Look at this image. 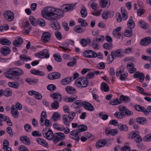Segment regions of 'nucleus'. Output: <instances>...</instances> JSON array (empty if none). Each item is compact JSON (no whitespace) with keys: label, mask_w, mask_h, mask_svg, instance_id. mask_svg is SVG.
<instances>
[{"label":"nucleus","mask_w":151,"mask_h":151,"mask_svg":"<svg viewBox=\"0 0 151 151\" xmlns=\"http://www.w3.org/2000/svg\"><path fill=\"white\" fill-rule=\"evenodd\" d=\"M133 77L134 78H138L140 82H143L145 78L144 74L142 73H140L138 71L134 73L133 75Z\"/></svg>","instance_id":"19"},{"label":"nucleus","mask_w":151,"mask_h":151,"mask_svg":"<svg viewBox=\"0 0 151 151\" xmlns=\"http://www.w3.org/2000/svg\"><path fill=\"white\" fill-rule=\"evenodd\" d=\"M70 134L72 136L71 137L72 139L76 140L77 142L79 141L81 134L78 130H73L71 131L70 133Z\"/></svg>","instance_id":"8"},{"label":"nucleus","mask_w":151,"mask_h":151,"mask_svg":"<svg viewBox=\"0 0 151 151\" xmlns=\"http://www.w3.org/2000/svg\"><path fill=\"white\" fill-rule=\"evenodd\" d=\"M101 88L105 92L109 91V87L105 82H103L101 85Z\"/></svg>","instance_id":"36"},{"label":"nucleus","mask_w":151,"mask_h":151,"mask_svg":"<svg viewBox=\"0 0 151 151\" xmlns=\"http://www.w3.org/2000/svg\"><path fill=\"white\" fill-rule=\"evenodd\" d=\"M0 43L3 45H9L11 44V42L9 40L5 39H0Z\"/></svg>","instance_id":"41"},{"label":"nucleus","mask_w":151,"mask_h":151,"mask_svg":"<svg viewBox=\"0 0 151 151\" xmlns=\"http://www.w3.org/2000/svg\"><path fill=\"white\" fill-rule=\"evenodd\" d=\"M23 43V40L22 38L19 36H18L16 38L15 40L13 42V45L16 47L20 46V45Z\"/></svg>","instance_id":"22"},{"label":"nucleus","mask_w":151,"mask_h":151,"mask_svg":"<svg viewBox=\"0 0 151 151\" xmlns=\"http://www.w3.org/2000/svg\"><path fill=\"white\" fill-rule=\"evenodd\" d=\"M134 108L136 110L138 111H141L147 115L149 114V112L145 108L142 106L138 105H136L134 106Z\"/></svg>","instance_id":"18"},{"label":"nucleus","mask_w":151,"mask_h":151,"mask_svg":"<svg viewBox=\"0 0 151 151\" xmlns=\"http://www.w3.org/2000/svg\"><path fill=\"white\" fill-rule=\"evenodd\" d=\"M3 49L1 50V53L4 55H8L10 52L11 50L9 48H2Z\"/></svg>","instance_id":"45"},{"label":"nucleus","mask_w":151,"mask_h":151,"mask_svg":"<svg viewBox=\"0 0 151 151\" xmlns=\"http://www.w3.org/2000/svg\"><path fill=\"white\" fill-rule=\"evenodd\" d=\"M68 117L67 115H63V120L64 124L66 126L68 127L70 125V123L71 120H70L69 119L68 120Z\"/></svg>","instance_id":"29"},{"label":"nucleus","mask_w":151,"mask_h":151,"mask_svg":"<svg viewBox=\"0 0 151 151\" xmlns=\"http://www.w3.org/2000/svg\"><path fill=\"white\" fill-rule=\"evenodd\" d=\"M127 26L129 29H132L135 26V23L132 20V17L130 16L129 17V19L127 23Z\"/></svg>","instance_id":"30"},{"label":"nucleus","mask_w":151,"mask_h":151,"mask_svg":"<svg viewBox=\"0 0 151 151\" xmlns=\"http://www.w3.org/2000/svg\"><path fill=\"white\" fill-rule=\"evenodd\" d=\"M84 56L88 58H95L97 56V54L91 50H87L83 54Z\"/></svg>","instance_id":"12"},{"label":"nucleus","mask_w":151,"mask_h":151,"mask_svg":"<svg viewBox=\"0 0 151 151\" xmlns=\"http://www.w3.org/2000/svg\"><path fill=\"white\" fill-rule=\"evenodd\" d=\"M78 22L81 24V25L83 27H86L88 25V24L86 20L82 18H79L78 19Z\"/></svg>","instance_id":"51"},{"label":"nucleus","mask_w":151,"mask_h":151,"mask_svg":"<svg viewBox=\"0 0 151 151\" xmlns=\"http://www.w3.org/2000/svg\"><path fill=\"white\" fill-rule=\"evenodd\" d=\"M132 29H127L125 30L124 35L125 36L127 37H130L132 34Z\"/></svg>","instance_id":"56"},{"label":"nucleus","mask_w":151,"mask_h":151,"mask_svg":"<svg viewBox=\"0 0 151 151\" xmlns=\"http://www.w3.org/2000/svg\"><path fill=\"white\" fill-rule=\"evenodd\" d=\"M74 30L75 32L78 33H81L84 32L86 30L85 28H83L80 26H77L74 28Z\"/></svg>","instance_id":"44"},{"label":"nucleus","mask_w":151,"mask_h":151,"mask_svg":"<svg viewBox=\"0 0 151 151\" xmlns=\"http://www.w3.org/2000/svg\"><path fill=\"white\" fill-rule=\"evenodd\" d=\"M4 121L6 122L8 125L9 126H11L13 125L12 123L8 116L0 114V125L1 126H2L3 125L2 122Z\"/></svg>","instance_id":"5"},{"label":"nucleus","mask_w":151,"mask_h":151,"mask_svg":"<svg viewBox=\"0 0 151 151\" xmlns=\"http://www.w3.org/2000/svg\"><path fill=\"white\" fill-rule=\"evenodd\" d=\"M11 113L14 118H17L19 116V113L14 105H12L11 107Z\"/></svg>","instance_id":"16"},{"label":"nucleus","mask_w":151,"mask_h":151,"mask_svg":"<svg viewBox=\"0 0 151 151\" xmlns=\"http://www.w3.org/2000/svg\"><path fill=\"white\" fill-rule=\"evenodd\" d=\"M105 132V134L107 136H108L109 134L112 136H114L118 133V130L116 129H111L110 127H106Z\"/></svg>","instance_id":"11"},{"label":"nucleus","mask_w":151,"mask_h":151,"mask_svg":"<svg viewBox=\"0 0 151 151\" xmlns=\"http://www.w3.org/2000/svg\"><path fill=\"white\" fill-rule=\"evenodd\" d=\"M106 142V141L105 139L100 140L96 143V147L98 149L104 146Z\"/></svg>","instance_id":"28"},{"label":"nucleus","mask_w":151,"mask_h":151,"mask_svg":"<svg viewBox=\"0 0 151 151\" xmlns=\"http://www.w3.org/2000/svg\"><path fill=\"white\" fill-rule=\"evenodd\" d=\"M116 75L117 77H120L119 79L121 81H125L128 76V73L125 72L123 69H119L116 72Z\"/></svg>","instance_id":"4"},{"label":"nucleus","mask_w":151,"mask_h":151,"mask_svg":"<svg viewBox=\"0 0 151 151\" xmlns=\"http://www.w3.org/2000/svg\"><path fill=\"white\" fill-rule=\"evenodd\" d=\"M78 127V130L80 132L86 131L88 128L87 126L84 124L80 125Z\"/></svg>","instance_id":"49"},{"label":"nucleus","mask_w":151,"mask_h":151,"mask_svg":"<svg viewBox=\"0 0 151 151\" xmlns=\"http://www.w3.org/2000/svg\"><path fill=\"white\" fill-rule=\"evenodd\" d=\"M151 42V38L149 37H146L141 39L140 44L142 46H145L149 45Z\"/></svg>","instance_id":"14"},{"label":"nucleus","mask_w":151,"mask_h":151,"mask_svg":"<svg viewBox=\"0 0 151 151\" xmlns=\"http://www.w3.org/2000/svg\"><path fill=\"white\" fill-rule=\"evenodd\" d=\"M51 37V35L48 32H45L42 35L41 40L42 42L44 43H47L50 40Z\"/></svg>","instance_id":"13"},{"label":"nucleus","mask_w":151,"mask_h":151,"mask_svg":"<svg viewBox=\"0 0 151 151\" xmlns=\"http://www.w3.org/2000/svg\"><path fill=\"white\" fill-rule=\"evenodd\" d=\"M96 39L99 42H102L104 40V37L102 35L96 36Z\"/></svg>","instance_id":"60"},{"label":"nucleus","mask_w":151,"mask_h":151,"mask_svg":"<svg viewBox=\"0 0 151 151\" xmlns=\"http://www.w3.org/2000/svg\"><path fill=\"white\" fill-rule=\"evenodd\" d=\"M4 16L6 19L9 22L12 21L14 17L13 13L9 10L5 11L4 13Z\"/></svg>","instance_id":"7"},{"label":"nucleus","mask_w":151,"mask_h":151,"mask_svg":"<svg viewBox=\"0 0 151 151\" xmlns=\"http://www.w3.org/2000/svg\"><path fill=\"white\" fill-rule=\"evenodd\" d=\"M38 143L43 146L47 147H48L47 143L45 140L41 138H38L37 139Z\"/></svg>","instance_id":"38"},{"label":"nucleus","mask_w":151,"mask_h":151,"mask_svg":"<svg viewBox=\"0 0 151 151\" xmlns=\"http://www.w3.org/2000/svg\"><path fill=\"white\" fill-rule=\"evenodd\" d=\"M59 102L56 100H55L51 104V106L52 108L53 109H58L59 107Z\"/></svg>","instance_id":"52"},{"label":"nucleus","mask_w":151,"mask_h":151,"mask_svg":"<svg viewBox=\"0 0 151 151\" xmlns=\"http://www.w3.org/2000/svg\"><path fill=\"white\" fill-rule=\"evenodd\" d=\"M42 51L44 55V58H48L49 57L50 55L48 50L47 49H45L42 50Z\"/></svg>","instance_id":"61"},{"label":"nucleus","mask_w":151,"mask_h":151,"mask_svg":"<svg viewBox=\"0 0 151 151\" xmlns=\"http://www.w3.org/2000/svg\"><path fill=\"white\" fill-rule=\"evenodd\" d=\"M82 101L81 100H77L72 105V107L73 108H78L82 106Z\"/></svg>","instance_id":"32"},{"label":"nucleus","mask_w":151,"mask_h":151,"mask_svg":"<svg viewBox=\"0 0 151 151\" xmlns=\"http://www.w3.org/2000/svg\"><path fill=\"white\" fill-rule=\"evenodd\" d=\"M12 70V69H7L4 74L6 77L10 79H12L13 78L12 75L11 74Z\"/></svg>","instance_id":"47"},{"label":"nucleus","mask_w":151,"mask_h":151,"mask_svg":"<svg viewBox=\"0 0 151 151\" xmlns=\"http://www.w3.org/2000/svg\"><path fill=\"white\" fill-rule=\"evenodd\" d=\"M110 1L109 0H100V5L102 8H108L110 5Z\"/></svg>","instance_id":"21"},{"label":"nucleus","mask_w":151,"mask_h":151,"mask_svg":"<svg viewBox=\"0 0 151 151\" xmlns=\"http://www.w3.org/2000/svg\"><path fill=\"white\" fill-rule=\"evenodd\" d=\"M80 12L82 17L84 18L87 16V10L85 7L81 9Z\"/></svg>","instance_id":"55"},{"label":"nucleus","mask_w":151,"mask_h":151,"mask_svg":"<svg viewBox=\"0 0 151 151\" xmlns=\"http://www.w3.org/2000/svg\"><path fill=\"white\" fill-rule=\"evenodd\" d=\"M76 86L79 87L85 88L88 85V81L85 77H80L77 78L75 81Z\"/></svg>","instance_id":"2"},{"label":"nucleus","mask_w":151,"mask_h":151,"mask_svg":"<svg viewBox=\"0 0 151 151\" xmlns=\"http://www.w3.org/2000/svg\"><path fill=\"white\" fill-rule=\"evenodd\" d=\"M8 85L9 87L15 89L18 88L19 86V84L17 82H9Z\"/></svg>","instance_id":"33"},{"label":"nucleus","mask_w":151,"mask_h":151,"mask_svg":"<svg viewBox=\"0 0 151 151\" xmlns=\"http://www.w3.org/2000/svg\"><path fill=\"white\" fill-rule=\"evenodd\" d=\"M12 69L11 71V74L13 76H21L24 74V72L21 69L18 68H11Z\"/></svg>","instance_id":"10"},{"label":"nucleus","mask_w":151,"mask_h":151,"mask_svg":"<svg viewBox=\"0 0 151 151\" xmlns=\"http://www.w3.org/2000/svg\"><path fill=\"white\" fill-rule=\"evenodd\" d=\"M65 138V135L64 133L58 132L54 134L53 139H52L55 143H56L58 141L64 140Z\"/></svg>","instance_id":"6"},{"label":"nucleus","mask_w":151,"mask_h":151,"mask_svg":"<svg viewBox=\"0 0 151 151\" xmlns=\"http://www.w3.org/2000/svg\"><path fill=\"white\" fill-rule=\"evenodd\" d=\"M72 81V77L66 78L63 79L60 81L61 83L63 85H66Z\"/></svg>","instance_id":"34"},{"label":"nucleus","mask_w":151,"mask_h":151,"mask_svg":"<svg viewBox=\"0 0 151 151\" xmlns=\"http://www.w3.org/2000/svg\"><path fill=\"white\" fill-rule=\"evenodd\" d=\"M24 128L25 131L27 132H30L32 130L31 126L28 124H26L24 125Z\"/></svg>","instance_id":"59"},{"label":"nucleus","mask_w":151,"mask_h":151,"mask_svg":"<svg viewBox=\"0 0 151 151\" xmlns=\"http://www.w3.org/2000/svg\"><path fill=\"white\" fill-rule=\"evenodd\" d=\"M139 25L142 29H146L148 27V24L144 21L141 20L139 22Z\"/></svg>","instance_id":"37"},{"label":"nucleus","mask_w":151,"mask_h":151,"mask_svg":"<svg viewBox=\"0 0 151 151\" xmlns=\"http://www.w3.org/2000/svg\"><path fill=\"white\" fill-rule=\"evenodd\" d=\"M119 100H121L122 102V101L124 102H129L131 99L128 96L121 95L120 96Z\"/></svg>","instance_id":"40"},{"label":"nucleus","mask_w":151,"mask_h":151,"mask_svg":"<svg viewBox=\"0 0 151 151\" xmlns=\"http://www.w3.org/2000/svg\"><path fill=\"white\" fill-rule=\"evenodd\" d=\"M60 74L58 72L52 73L48 75L47 77L50 80H54L59 78L60 76Z\"/></svg>","instance_id":"17"},{"label":"nucleus","mask_w":151,"mask_h":151,"mask_svg":"<svg viewBox=\"0 0 151 151\" xmlns=\"http://www.w3.org/2000/svg\"><path fill=\"white\" fill-rule=\"evenodd\" d=\"M20 140L22 143L25 145H29L30 144L29 138L26 136L21 137Z\"/></svg>","instance_id":"23"},{"label":"nucleus","mask_w":151,"mask_h":151,"mask_svg":"<svg viewBox=\"0 0 151 151\" xmlns=\"http://www.w3.org/2000/svg\"><path fill=\"white\" fill-rule=\"evenodd\" d=\"M82 105L86 109L90 111H93L94 109L93 106L90 103L86 101L82 102Z\"/></svg>","instance_id":"15"},{"label":"nucleus","mask_w":151,"mask_h":151,"mask_svg":"<svg viewBox=\"0 0 151 151\" xmlns=\"http://www.w3.org/2000/svg\"><path fill=\"white\" fill-rule=\"evenodd\" d=\"M110 13V12L108 11H104L102 15V18L103 19H107L108 18V15Z\"/></svg>","instance_id":"58"},{"label":"nucleus","mask_w":151,"mask_h":151,"mask_svg":"<svg viewBox=\"0 0 151 151\" xmlns=\"http://www.w3.org/2000/svg\"><path fill=\"white\" fill-rule=\"evenodd\" d=\"M60 117V114L58 112H54L52 115V118L54 122H55L58 120Z\"/></svg>","instance_id":"48"},{"label":"nucleus","mask_w":151,"mask_h":151,"mask_svg":"<svg viewBox=\"0 0 151 151\" xmlns=\"http://www.w3.org/2000/svg\"><path fill=\"white\" fill-rule=\"evenodd\" d=\"M91 43V40L87 38L86 39L83 38L81 40L80 44L83 47H86Z\"/></svg>","instance_id":"24"},{"label":"nucleus","mask_w":151,"mask_h":151,"mask_svg":"<svg viewBox=\"0 0 151 151\" xmlns=\"http://www.w3.org/2000/svg\"><path fill=\"white\" fill-rule=\"evenodd\" d=\"M137 122L139 124H143L147 122V119L144 117H138L136 119Z\"/></svg>","instance_id":"31"},{"label":"nucleus","mask_w":151,"mask_h":151,"mask_svg":"<svg viewBox=\"0 0 151 151\" xmlns=\"http://www.w3.org/2000/svg\"><path fill=\"white\" fill-rule=\"evenodd\" d=\"M111 53L112 55L116 57H120L123 56V55L121 53V50L120 49L114 51H112Z\"/></svg>","instance_id":"35"},{"label":"nucleus","mask_w":151,"mask_h":151,"mask_svg":"<svg viewBox=\"0 0 151 151\" xmlns=\"http://www.w3.org/2000/svg\"><path fill=\"white\" fill-rule=\"evenodd\" d=\"M95 77L94 73L92 72H89L87 74L86 76V78L88 79H91Z\"/></svg>","instance_id":"62"},{"label":"nucleus","mask_w":151,"mask_h":151,"mask_svg":"<svg viewBox=\"0 0 151 151\" xmlns=\"http://www.w3.org/2000/svg\"><path fill=\"white\" fill-rule=\"evenodd\" d=\"M118 127L121 131H124L126 132L128 130V127L125 124H120L118 125Z\"/></svg>","instance_id":"46"},{"label":"nucleus","mask_w":151,"mask_h":151,"mask_svg":"<svg viewBox=\"0 0 151 151\" xmlns=\"http://www.w3.org/2000/svg\"><path fill=\"white\" fill-rule=\"evenodd\" d=\"M114 55H112L111 53L110 55H108L107 58V61L109 64L111 63L114 59Z\"/></svg>","instance_id":"64"},{"label":"nucleus","mask_w":151,"mask_h":151,"mask_svg":"<svg viewBox=\"0 0 151 151\" xmlns=\"http://www.w3.org/2000/svg\"><path fill=\"white\" fill-rule=\"evenodd\" d=\"M75 97L71 96L70 97H66L64 99V101L67 102H72L74 101L76 99L77 96H75Z\"/></svg>","instance_id":"39"},{"label":"nucleus","mask_w":151,"mask_h":151,"mask_svg":"<svg viewBox=\"0 0 151 151\" xmlns=\"http://www.w3.org/2000/svg\"><path fill=\"white\" fill-rule=\"evenodd\" d=\"M25 81L30 85L36 84L39 81L37 78H28L25 79Z\"/></svg>","instance_id":"20"},{"label":"nucleus","mask_w":151,"mask_h":151,"mask_svg":"<svg viewBox=\"0 0 151 151\" xmlns=\"http://www.w3.org/2000/svg\"><path fill=\"white\" fill-rule=\"evenodd\" d=\"M42 134L45 137L51 140L53 139V134L52 131L49 128H45L43 129Z\"/></svg>","instance_id":"3"},{"label":"nucleus","mask_w":151,"mask_h":151,"mask_svg":"<svg viewBox=\"0 0 151 151\" xmlns=\"http://www.w3.org/2000/svg\"><path fill=\"white\" fill-rule=\"evenodd\" d=\"M121 11L123 20H126L128 17V14L127 12L124 8H121Z\"/></svg>","instance_id":"42"},{"label":"nucleus","mask_w":151,"mask_h":151,"mask_svg":"<svg viewBox=\"0 0 151 151\" xmlns=\"http://www.w3.org/2000/svg\"><path fill=\"white\" fill-rule=\"evenodd\" d=\"M122 102L118 99H112L109 102V104L111 105H114L121 104Z\"/></svg>","instance_id":"43"},{"label":"nucleus","mask_w":151,"mask_h":151,"mask_svg":"<svg viewBox=\"0 0 151 151\" xmlns=\"http://www.w3.org/2000/svg\"><path fill=\"white\" fill-rule=\"evenodd\" d=\"M51 97L54 100H57L56 101L59 102H60L62 99L61 95L58 93H55L53 94H51Z\"/></svg>","instance_id":"26"},{"label":"nucleus","mask_w":151,"mask_h":151,"mask_svg":"<svg viewBox=\"0 0 151 151\" xmlns=\"http://www.w3.org/2000/svg\"><path fill=\"white\" fill-rule=\"evenodd\" d=\"M29 20L32 25L34 26L37 25V21L32 16H30L29 17Z\"/></svg>","instance_id":"54"},{"label":"nucleus","mask_w":151,"mask_h":151,"mask_svg":"<svg viewBox=\"0 0 151 151\" xmlns=\"http://www.w3.org/2000/svg\"><path fill=\"white\" fill-rule=\"evenodd\" d=\"M50 26L52 29L57 31L60 29V26L58 21L55 18L52 20H50Z\"/></svg>","instance_id":"9"},{"label":"nucleus","mask_w":151,"mask_h":151,"mask_svg":"<svg viewBox=\"0 0 151 151\" xmlns=\"http://www.w3.org/2000/svg\"><path fill=\"white\" fill-rule=\"evenodd\" d=\"M47 117V114L46 112L42 111L41 114V119L40 122L41 125L43 126L44 125V122L47 119H46Z\"/></svg>","instance_id":"27"},{"label":"nucleus","mask_w":151,"mask_h":151,"mask_svg":"<svg viewBox=\"0 0 151 151\" xmlns=\"http://www.w3.org/2000/svg\"><path fill=\"white\" fill-rule=\"evenodd\" d=\"M74 6L73 4H70L62 5L60 9L52 7H45L42 11V15L43 18L48 20L54 18L59 19L64 16V13L72 10Z\"/></svg>","instance_id":"1"},{"label":"nucleus","mask_w":151,"mask_h":151,"mask_svg":"<svg viewBox=\"0 0 151 151\" xmlns=\"http://www.w3.org/2000/svg\"><path fill=\"white\" fill-rule=\"evenodd\" d=\"M139 132L136 131L132 132L130 134L132 135L131 138L132 139L136 138L139 135Z\"/></svg>","instance_id":"63"},{"label":"nucleus","mask_w":151,"mask_h":151,"mask_svg":"<svg viewBox=\"0 0 151 151\" xmlns=\"http://www.w3.org/2000/svg\"><path fill=\"white\" fill-rule=\"evenodd\" d=\"M65 90L67 93L69 94L75 93L76 90L73 87L71 86H67L65 88Z\"/></svg>","instance_id":"25"},{"label":"nucleus","mask_w":151,"mask_h":151,"mask_svg":"<svg viewBox=\"0 0 151 151\" xmlns=\"http://www.w3.org/2000/svg\"><path fill=\"white\" fill-rule=\"evenodd\" d=\"M37 23V25L38 24L41 26H44L45 24V21L42 18L38 19Z\"/></svg>","instance_id":"57"},{"label":"nucleus","mask_w":151,"mask_h":151,"mask_svg":"<svg viewBox=\"0 0 151 151\" xmlns=\"http://www.w3.org/2000/svg\"><path fill=\"white\" fill-rule=\"evenodd\" d=\"M12 94V92L9 89L4 90L3 95L6 97H8L11 96Z\"/></svg>","instance_id":"50"},{"label":"nucleus","mask_w":151,"mask_h":151,"mask_svg":"<svg viewBox=\"0 0 151 151\" xmlns=\"http://www.w3.org/2000/svg\"><path fill=\"white\" fill-rule=\"evenodd\" d=\"M20 59L23 61H27L31 60V58L29 57H27L24 55H21L19 56Z\"/></svg>","instance_id":"53"}]
</instances>
